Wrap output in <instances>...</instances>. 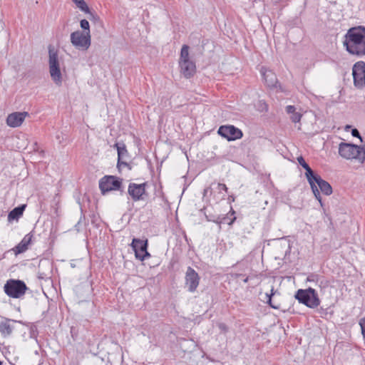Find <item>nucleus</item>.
I'll use <instances>...</instances> for the list:
<instances>
[{
    "instance_id": "obj_12",
    "label": "nucleus",
    "mask_w": 365,
    "mask_h": 365,
    "mask_svg": "<svg viewBox=\"0 0 365 365\" xmlns=\"http://www.w3.org/2000/svg\"><path fill=\"white\" fill-rule=\"evenodd\" d=\"M146 186L145 182L141 184L131 182L128 185V193L135 202L143 200L145 199L144 195H146Z\"/></svg>"
},
{
    "instance_id": "obj_23",
    "label": "nucleus",
    "mask_w": 365,
    "mask_h": 365,
    "mask_svg": "<svg viewBox=\"0 0 365 365\" xmlns=\"http://www.w3.org/2000/svg\"><path fill=\"white\" fill-rule=\"evenodd\" d=\"M286 111L288 114H290V119L292 122L298 123L301 120L302 115L296 112V108L294 106H287L286 107Z\"/></svg>"
},
{
    "instance_id": "obj_18",
    "label": "nucleus",
    "mask_w": 365,
    "mask_h": 365,
    "mask_svg": "<svg viewBox=\"0 0 365 365\" xmlns=\"http://www.w3.org/2000/svg\"><path fill=\"white\" fill-rule=\"evenodd\" d=\"M261 73L268 87H277L278 80L275 73L272 71L262 68L261 69Z\"/></svg>"
},
{
    "instance_id": "obj_33",
    "label": "nucleus",
    "mask_w": 365,
    "mask_h": 365,
    "mask_svg": "<svg viewBox=\"0 0 365 365\" xmlns=\"http://www.w3.org/2000/svg\"><path fill=\"white\" fill-rule=\"evenodd\" d=\"M123 164H122V167H126L129 170H132V166L127 163V161L124 160L123 161Z\"/></svg>"
},
{
    "instance_id": "obj_28",
    "label": "nucleus",
    "mask_w": 365,
    "mask_h": 365,
    "mask_svg": "<svg viewBox=\"0 0 365 365\" xmlns=\"http://www.w3.org/2000/svg\"><path fill=\"white\" fill-rule=\"evenodd\" d=\"M212 186H214V188L215 190H217L219 192V193H221V192L223 190L225 192H227V187L226 186L225 184H223V183H212Z\"/></svg>"
},
{
    "instance_id": "obj_34",
    "label": "nucleus",
    "mask_w": 365,
    "mask_h": 365,
    "mask_svg": "<svg viewBox=\"0 0 365 365\" xmlns=\"http://www.w3.org/2000/svg\"><path fill=\"white\" fill-rule=\"evenodd\" d=\"M219 328L222 331H227V327L226 324H225L223 323H221V324H219Z\"/></svg>"
},
{
    "instance_id": "obj_4",
    "label": "nucleus",
    "mask_w": 365,
    "mask_h": 365,
    "mask_svg": "<svg viewBox=\"0 0 365 365\" xmlns=\"http://www.w3.org/2000/svg\"><path fill=\"white\" fill-rule=\"evenodd\" d=\"M123 178L115 175H105L99 180V188L103 195L111 191H119L122 195L124 192Z\"/></svg>"
},
{
    "instance_id": "obj_11",
    "label": "nucleus",
    "mask_w": 365,
    "mask_h": 365,
    "mask_svg": "<svg viewBox=\"0 0 365 365\" xmlns=\"http://www.w3.org/2000/svg\"><path fill=\"white\" fill-rule=\"evenodd\" d=\"M217 133L229 141L240 139L243 135L240 129L231 125L220 126Z\"/></svg>"
},
{
    "instance_id": "obj_7",
    "label": "nucleus",
    "mask_w": 365,
    "mask_h": 365,
    "mask_svg": "<svg viewBox=\"0 0 365 365\" xmlns=\"http://www.w3.org/2000/svg\"><path fill=\"white\" fill-rule=\"evenodd\" d=\"M48 54L49 72L51 79L56 85L60 86L62 83V75L60 69L57 51H54L53 48L49 46Z\"/></svg>"
},
{
    "instance_id": "obj_26",
    "label": "nucleus",
    "mask_w": 365,
    "mask_h": 365,
    "mask_svg": "<svg viewBox=\"0 0 365 365\" xmlns=\"http://www.w3.org/2000/svg\"><path fill=\"white\" fill-rule=\"evenodd\" d=\"M274 294V287L271 289L270 294H266L267 296V302L269 304V306L275 309H279V305L275 304L272 303V297Z\"/></svg>"
},
{
    "instance_id": "obj_1",
    "label": "nucleus",
    "mask_w": 365,
    "mask_h": 365,
    "mask_svg": "<svg viewBox=\"0 0 365 365\" xmlns=\"http://www.w3.org/2000/svg\"><path fill=\"white\" fill-rule=\"evenodd\" d=\"M343 45L346 51L354 56L365 55V27L358 26L348 29L344 36Z\"/></svg>"
},
{
    "instance_id": "obj_3",
    "label": "nucleus",
    "mask_w": 365,
    "mask_h": 365,
    "mask_svg": "<svg viewBox=\"0 0 365 365\" xmlns=\"http://www.w3.org/2000/svg\"><path fill=\"white\" fill-rule=\"evenodd\" d=\"M294 298L299 303L305 305L310 309H315L320 305L321 300L317 292L312 288L299 289L294 294Z\"/></svg>"
},
{
    "instance_id": "obj_24",
    "label": "nucleus",
    "mask_w": 365,
    "mask_h": 365,
    "mask_svg": "<svg viewBox=\"0 0 365 365\" xmlns=\"http://www.w3.org/2000/svg\"><path fill=\"white\" fill-rule=\"evenodd\" d=\"M189 48H190V47L186 44H184L182 46L181 51H180L179 62H185V61H191L190 58Z\"/></svg>"
},
{
    "instance_id": "obj_15",
    "label": "nucleus",
    "mask_w": 365,
    "mask_h": 365,
    "mask_svg": "<svg viewBox=\"0 0 365 365\" xmlns=\"http://www.w3.org/2000/svg\"><path fill=\"white\" fill-rule=\"evenodd\" d=\"M113 147L116 148L118 153V162H117V168L119 172L121 170L122 164H123V161H127L130 158L129 153L126 148V146L124 143H116L114 144Z\"/></svg>"
},
{
    "instance_id": "obj_17",
    "label": "nucleus",
    "mask_w": 365,
    "mask_h": 365,
    "mask_svg": "<svg viewBox=\"0 0 365 365\" xmlns=\"http://www.w3.org/2000/svg\"><path fill=\"white\" fill-rule=\"evenodd\" d=\"M17 321L10 319L8 318H4L0 322V333L4 337H8L11 335L14 329V324Z\"/></svg>"
},
{
    "instance_id": "obj_14",
    "label": "nucleus",
    "mask_w": 365,
    "mask_h": 365,
    "mask_svg": "<svg viewBox=\"0 0 365 365\" xmlns=\"http://www.w3.org/2000/svg\"><path fill=\"white\" fill-rule=\"evenodd\" d=\"M29 115L28 112H14L8 115L6 124L11 128H17L21 125L26 116Z\"/></svg>"
},
{
    "instance_id": "obj_37",
    "label": "nucleus",
    "mask_w": 365,
    "mask_h": 365,
    "mask_svg": "<svg viewBox=\"0 0 365 365\" xmlns=\"http://www.w3.org/2000/svg\"><path fill=\"white\" fill-rule=\"evenodd\" d=\"M229 199H231L232 201L235 200V197L232 195L230 196Z\"/></svg>"
},
{
    "instance_id": "obj_16",
    "label": "nucleus",
    "mask_w": 365,
    "mask_h": 365,
    "mask_svg": "<svg viewBox=\"0 0 365 365\" xmlns=\"http://www.w3.org/2000/svg\"><path fill=\"white\" fill-rule=\"evenodd\" d=\"M179 66L181 74L186 78L192 77L196 73V66L192 61L179 62Z\"/></svg>"
},
{
    "instance_id": "obj_8",
    "label": "nucleus",
    "mask_w": 365,
    "mask_h": 365,
    "mask_svg": "<svg viewBox=\"0 0 365 365\" xmlns=\"http://www.w3.org/2000/svg\"><path fill=\"white\" fill-rule=\"evenodd\" d=\"M130 247L135 252V257L140 261H144L145 259L150 257V254L148 251V240H145L134 237L130 243Z\"/></svg>"
},
{
    "instance_id": "obj_10",
    "label": "nucleus",
    "mask_w": 365,
    "mask_h": 365,
    "mask_svg": "<svg viewBox=\"0 0 365 365\" xmlns=\"http://www.w3.org/2000/svg\"><path fill=\"white\" fill-rule=\"evenodd\" d=\"M354 84L358 88L365 86V62L360 61L354 64L352 68Z\"/></svg>"
},
{
    "instance_id": "obj_31",
    "label": "nucleus",
    "mask_w": 365,
    "mask_h": 365,
    "mask_svg": "<svg viewBox=\"0 0 365 365\" xmlns=\"http://www.w3.org/2000/svg\"><path fill=\"white\" fill-rule=\"evenodd\" d=\"M359 325L361 329V334L365 337V318H363L359 322Z\"/></svg>"
},
{
    "instance_id": "obj_19",
    "label": "nucleus",
    "mask_w": 365,
    "mask_h": 365,
    "mask_svg": "<svg viewBox=\"0 0 365 365\" xmlns=\"http://www.w3.org/2000/svg\"><path fill=\"white\" fill-rule=\"evenodd\" d=\"M33 235L31 234H27L22 239V240L13 249L15 252V255H19L24 252L28 250V247L31 242Z\"/></svg>"
},
{
    "instance_id": "obj_20",
    "label": "nucleus",
    "mask_w": 365,
    "mask_h": 365,
    "mask_svg": "<svg viewBox=\"0 0 365 365\" xmlns=\"http://www.w3.org/2000/svg\"><path fill=\"white\" fill-rule=\"evenodd\" d=\"M26 207V205H20L18 207H14L8 214V221L12 222L14 220H18L20 218Z\"/></svg>"
},
{
    "instance_id": "obj_39",
    "label": "nucleus",
    "mask_w": 365,
    "mask_h": 365,
    "mask_svg": "<svg viewBox=\"0 0 365 365\" xmlns=\"http://www.w3.org/2000/svg\"><path fill=\"white\" fill-rule=\"evenodd\" d=\"M225 196V195H222V198L224 199Z\"/></svg>"
},
{
    "instance_id": "obj_13",
    "label": "nucleus",
    "mask_w": 365,
    "mask_h": 365,
    "mask_svg": "<svg viewBox=\"0 0 365 365\" xmlns=\"http://www.w3.org/2000/svg\"><path fill=\"white\" fill-rule=\"evenodd\" d=\"M200 277L197 272L191 267H188L185 273V285L190 292L196 291L199 282Z\"/></svg>"
},
{
    "instance_id": "obj_29",
    "label": "nucleus",
    "mask_w": 365,
    "mask_h": 365,
    "mask_svg": "<svg viewBox=\"0 0 365 365\" xmlns=\"http://www.w3.org/2000/svg\"><path fill=\"white\" fill-rule=\"evenodd\" d=\"M79 329L77 326H72L71 327V335L74 341L77 340L78 336Z\"/></svg>"
},
{
    "instance_id": "obj_9",
    "label": "nucleus",
    "mask_w": 365,
    "mask_h": 365,
    "mask_svg": "<svg viewBox=\"0 0 365 365\" xmlns=\"http://www.w3.org/2000/svg\"><path fill=\"white\" fill-rule=\"evenodd\" d=\"M71 42L76 48L87 50L91 46V34L74 31L71 34Z\"/></svg>"
},
{
    "instance_id": "obj_36",
    "label": "nucleus",
    "mask_w": 365,
    "mask_h": 365,
    "mask_svg": "<svg viewBox=\"0 0 365 365\" xmlns=\"http://www.w3.org/2000/svg\"><path fill=\"white\" fill-rule=\"evenodd\" d=\"M248 281H249V277H247L244 278L243 282H244L245 283L248 282Z\"/></svg>"
},
{
    "instance_id": "obj_22",
    "label": "nucleus",
    "mask_w": 365,
    "mask_h": 365,
    "mask_svg": "<svg viewBox=\"0 0 365 365\" xmlns=\"http://www.w3.org/2000/svg\"><path fill=\"white\" fill-rule=\"evenodd\" d=\"M235 212L232 208L230 209V211L223 217H218L216 220H213L217 224H227L229 225H232L233 222L236 220V217L235 216Z\"/></svg>"
},
{
    "instance_id": "obj_32",
    "label": "nucleus",
    "mask_w": 365,
    "mask_h": 365,
    "mask_svg": "<svg viewBox=\"0 0 365 365\" xmlns=\"http://www.w3.org/2000/svg\"><path fill=\"white\" fill-rule=\"evenodd\" d=\"M351 135H352L354 137L359 138L360 139L361 142H362V141H363L362 138H361V135H360V133H359V131L356 128H354V129H352V130H351Z\"/></svg>"
},
{
    "instance_id": "obj_38",
    "label": "nucleus",
    "mask_w": 365,
    "mask_h": 365,
    "mask_svg": "<svg viewBox=\"0 0 365 365\" xmlns=\"http://www.w3.org/2000/svg\"><path fill=\"white\" fill-rule=\"evenodd\" d=\"M0 365H3V361H0Z\"/></svg>"
},
{
    "instance_id": "obj_27",
    "label": "nucleus",
    "mask_w": 365,
    "mask_h": 365,
    "mask_svg": "<svg viewBox=\"0 0 365 365\" xmlns=\"http://www.w3.org/2000/svg\"><path fill=\"white\" fill-rule=\"evenodd\" d=\"M81 28L83 30L82 33L90 34V25L86 19H82L80 21Z\"/></svg>"
},
{
    "instance_id": "obj_6",
    "label": "nucleus",
    "mask_w": 365,
    "mask_h": 365,
    "mask_svg": "<svg viewBox=\"0 0 365 365\" xmlns=\"http://www.w3.org/2000/svg\"><path fill=\"white\" fill-rule=\"evenodd\" d=\"M309 183L316 199L318 200L321 204L322 197L320 191L326 195H330L332 193V187L331 185L326 180H323L318 174L313 176L311 178V182Z\"/></svg>"
},
{
    "instance_id": "obj_21",
    "label": "nucleus",
    "mask_w": 365,
    "mask_h": 365,
    "mask_svg": "<svg viewBox=\"0 0 365 365\" xmlns=\"http://www.w3.org/2000/svg\"><path fill=\"white\" fill-rule=\"evenodd\" d=\"M298 163L306 170L305 176L307 179L308 182H311V178L314 176L315 173L312 168L309 167L308 163L305 161L303 156L300 155L297 158Z\"/></svg>"
},
{
    "instance_id": "obj_2",
    "label": "nucleus",
    "mask_w": 365,
    "mask_h": 365,
    "mask_svg": "<svg viewBox=\"0 0 365 365\" xmlns=\"http://www.w3.org/2000/svg\"><path fill=\"white\" fill-rule=\"evenodd\" d=\"M339 154L343 158L355 159L364 163L365 161V145L342 142L339 145Z\"/></svg>"
},
{
    "instance_id": "obj_30",
    "label": "nucleus",
    "mask_w": 365,
    "mask_h": 365,
    "mask_svg": "<svg viewBox=\"0 0 365 365\" xmlns=\"http://www.w3.org/2000/svg\"><path fill=\"white\" fill-rule=\"evenodd\" d=\"M87 14L89 15L88 19L91 21H96L100 20L99 16L96 13L92 12L91 10L90 12H88Z\"/></svg>"
},
{
    "instance_id": "obj_35",
    "label": "nucleus",
    "mask_w": 365,
    "mask_h": 365,
    "mask_svg": "<svg viewBox=\"0 0 365 365\" xmlns=\"http://www.w3.org/2000/svg\"><path fill=\"white\" fill-rule=\"evenodd\" d=\"M243 277H244V275L242 274H235V278H237V279L241 278Z\"/></svg>"
},
{
    "instance_id": "obj_25",
    "label": "nucleus",
    "mask_w": 365,
    "mask_h": 365,
    "mask_svg": "<svg viewBox=\"0 0 365 365\" xmlns=\"http://www.w3.org/2000/svg\"><path fill=\"white\" fill-rule=\"evenodd\" d=\"M76 6L85 13L90 12V9L84 0H72Z\"/></svg>"
},
{
    "instance_id": "obj_5",
    "label": "nucleus",
    "mask_w": 365,
    "mask_h": 365,
    "mask_svg": "<svg viewBox=\"0 0 365 365\" xmlns=\"http://www.w3.org/2000/svg\"><path fill=\"white\" fill-rule=\"evenodd\" d=\"M4 290L9 297L19 299L25 294L29 288L24 281L10 279L4 284Z\"/></svg>"
}]
</instances>
